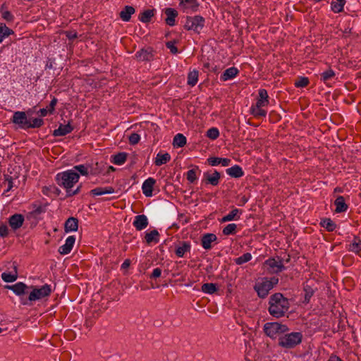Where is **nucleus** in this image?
<instances>
[{
    "mask_svg": "<svg viewBox=\"0 0 361 361\" xmlns=\"http://www.w3.org/2000/svg\"><path fill=\"white\" fill-rule=\"evenodd\" d=\"M79 174L73 170H67L59 173L56 176V181L57 184L66 190V196L71 197L79 193L81 185H78L74 190L72 188L75 183L79 180Z\"/></svg>",
    "mask_w": 361,
    "mask_h": 361,
    "instance_id": "1",
    "label": "nucleus"
},
{
    "mask_svg": "<svg viewBox=\"0 0 361 361\" xmlns=\"http://www.w3.org/2000/svg\"><path fill=\"white\" fill-rule=\"evenodd\" d=\"M269 305V314L276 318L283 317L290 308L288 300L281 293H276L271 295Z\"/></svg>",
    "mask_w": 361,
    "mask_h": 361,
    "instance_id": "2",
    "label": "nucleus"
},
{
    "mask_svg": "<svg viewBox=\"0 0 361 361\" xmlns=\"http://www.w3.org/2000/svg\"><path fill=\"white\" fill-rule=\"evenodd\" d=\"M256 100V103L250 108L251 114L256 118L265 117L267 112L263 108L269 104L267 92H259Z\"/></svg>",
    "mask_w": 361,
    "mask_h": 361,
    "instance_id": "3",
    "label": "nucleus"
},
{
    "mask_svg": "<svg viewBox=\"0 0 361 361\" xmlns=\"http://www.w3.org/2000/svg\"><path fill=\"white\" fill-rule=\"evenodd\" d=\"M302 339V334L300 332H292L280 336L278 344L283 348L290 349L300 344Z\"/></svg>",
    "mask_w": 361,
    "mask_h": 361,
    "instance_id": "4",
    "label": "nucleus"
},
{
    "mask_svg": "<svg viewBox=\"0 0 361 361\" xmlns=\"http://www.w3.org/2000/svg\"><path fill=\"white\" fill-rule=\"evenodd\" d=\"M288 331L286 325L279 322H267L264 325V331L265 334L271 338H276L281 336L283 333Z\"/></svg>",
    "mask_w": 361,
    "mask_h": 361,
    "instance_id": "5",
    "label": "nucleus"
},
{
    "mask_svg": "<svg viewBox=\"0 0 361 361\" xmlns=\"http://www.w3.org/2000/svg\"><path fill=\"white\" fill-rule=\"evenodd\" d=\"M204 18L201 16H195L194 17L188 16L184 27L187 30H192L197 33H200L204 26Z\"/></svg>",
    "mask_w": 361,
    "mask_h": 361,
    "instance_id": "6",
    "label": "nucleus"
},
{
    "mask_svg": "<svg viewBox=\"0 0 361 361\" xmlns=\"http://www.w3.org/2000/svg\"><path fill=\"white\" fill-rule=\"evenodd\" d=\"M32 290L30 292L28 300L30 302L36 301L49 296L51 293V286L45 284L40 288L31 287Z\"/></svg>",
    "mask_w": 361,
    "mask_h": 361,
    "instance_id": "7",
    "label": "nucleus"
},
{
    "mask_svg": "<svg viewBox=\"0 0 361 361\" xmlns=\"http://www.w3.org/2000/svg\"><path fill=\"white\" fill-rule=\"evenodd\" d=\"M255 290L261 298H264L267 296L269 290L272 289V285L268 282L267 279H264L262 282L257 283L254 286Z\"/></svg>",
    "mask_w": 361,
    "mask_h": 361,
    "instance_id": "8",
    "label": "nucleus"
},
{
    "mask_svg": "<svg viewBox=\"0 0 361 361\" xmlns=\"http://www.w3.org/2000/svg\"><path fill=\"white\" fill-rule=\"evenodd\" d=\"M12 122L17 124L20 128L27 129L29 118L23 111H16L12 117Z\"/></svg>",
    "mask_w": 361,
    "mask_h": 361,
    "instance_id": "9",
    "label": "nucleus"
},
{
    "mask_svg": "<svg viewBox=\"0 0 361 361\" xmlns=\"http://www.w3.org/2000/svg\"><path fill=\"white\" fill-rule=\"evenodd\" d=\"M135 57L139 61H151L154 57V51L151 47L142 49L137 51Z\"/></svg>",
    "mask_w": 361,
    "mask_h": 361,
    "instance_id": "10",
    "label": "nucleus"
},
{
    "mask_svg": "<svg viewBox=\"0 0 361 361\" xmlns=\"http://www.w3.org/2000/svg\"><path fill=\"white\" fill-rule=\"evenodd\" d=\"M265 264L270 268V271L272 273H279L285 269V267L282 263V260L278 257V259L270 258L268 259Z\"/></svg>",
    "mask_w": 361,
    "mask_h": 361,
    "instance_id": "11",
    "label": "nucleus"
},
{
    "mask_svg": "<svg viewBox=\"0 0 361 361\" xmlns=\"http://www.w3.org/2000/svg\"><path fill=\"white\" fill-rule=\"evenodd\" d=\"M317 288L315 286V283L313 281H307L303 285V290L305 292V297L303 302L307 304L310 302V298L312 297Z\"/></svg>",
    "mask_w": 361,
    "mask_h": 361,
    "instance_id": "12",
    "label": "nucleus"
},
{
    "mask_svg": "<svg viewBox=\"0 0 361 361\" xmlns=\"http://www.w3.org/2000/svg\"><path fill=\"white\" fill-rule=\"evenodd\" d=\"M200 4L197 0H180L179 6L183 12H195L199 8Z\"/></svg>",
    "mask_w": 361,
    "mask_h": 361,
    "instance_id": "13",
    "label": "nucleus"
},
{
    "mask_svg": "<svg viewBox=\"0 0 361 361\" xmlns=\"http://www.w3.org/2000/svg\"><path fill=\"white\" fill-rule=\"evenodd\" d=\"M221 178V174L217 171H214L213 173L205 172L203 174L202 182L205 184H210L213 186H216L219 184Z\"/></svg>",
    "mask_w": 361,
    "mask_h": 361,
    "instance_id": "14",
    "label": "nucleus"
},
{
    "mask_svg": "<svg viewBox=\"0 0 361 361\" xmlns=\"http://www.w3.org/2000/svg\"><path fill=\"white\" fill-rule=\"evenodd\" d=\"M133 224L137 231H142L148 226V219L145 214L137 215L135 217Z\"/></svg>",
    "mask_w": 361,
    "mask_h": 361,
    "instance_id": "15",
    "label": "nucleus"
},
{
    "mask_svg": "<svg viewBox=\"0 0 361 361\" xmlns=\"http://www.w3.org/2000/svg\"><path fill=\"white\" fill-rule=\"evenodd\" d=\"M75 241V238L73 235L68 236L66 240L65 244L59 247V252L63 255L70 253L73 247Z\"/></svg>",
    "mask_w": 361,
    "mask_h": 361,
    "instance_id": "16",
    "label": "nucleus"
},
{
    "mask_svg": "<svg viewBox=\"0 0 361 361\" xmlns=\"http://www.w3.org/2000/svg\"><path fill=\"white\" fill-rule=\"evenodd\" d=\"M164 13L166 16L165 23L169 26H174L176 25V18L178 15V11L172 8H166L164 10Z\"/></svg>",
    "mask_w": 361,
    "mask_h": 361,
    "instance_id": "17",
    "label": "nucleus"
},
{
    "mask_svg": "<svg viewBox=\"0 0 361 361\" xmlns=\"http://www.w3.org/2000/svg\"><path fill=\"white\" fill-rule=\"evenodd\" d=\"M24 222V216L20 214H15L10 216L8 219V223L10 226L13 230H17L20 228Z\"/></svg>",
    "mask_w": 361,
    "mask_h": 361,
    "instance_id": "18",
    "label": "nucleus"
},
{
    "mask_svg": "<svg viewBox=\"0 0 361 361\" xmlns=\"http://www.w3.org/2000/svg\"><path fill=\"white\" fill-rule=\"evenodd\" d=\"M217 240V237L214 233H205L202 236L201 245L205 250L212 248V243Z\"/></svg>",
    "mask_w": 361,
    "mask_h": 361,
    "instance_id": "19",
    "label": "nucleus"
},
{
    "mask_svg": "<svg viewBox=\"0 0 361 361\" xmlns=\"http://www.w3.org/2000/svg\"><path fill=\"white\" fill-rule=\"evenodd\" d=\"M155 183L156 180L153 178H148L144 181L142 190L146 197H151L152 195V190Z\"/></svg>",
    "mask_w": 361,
    "mask_h": 361,
    "instance_id": "20",
    "label": "nucleus"
},
{
    "mask_svg": "<svg viewBox=\"0 0 361 361\" xmlns=\"http://www.w3.org/2000/svg\"><path fill=\"white\" fill-rule=\"evenodd\" d=\"M6 288L13 290L17 295L20 296L26 293V289L28 287L24 283L18 282L14 285L6 286Z\"/></svg>",
    "mask_w": 361,
    "mask_h": 361,
    "instance_id": "21",
    "label": "nucleus"
},
{
    "mask_svg": "<svg viewBox=\"0 0 361 361\" xmlns=\"http://www.w3.org/2000/svg\"><path fill=\"white\" fill-rule=\"evenodd\" d=\"M135 9L132 6H126L120 12V18L124 22L130 21L131 16L134 14Z\"/></svg>",
    "mask_w": 361,
    "mask_h": 361,
    "instance_id": "22",
    "label": "nucleus"
},
{
    "mask_svg": "<svg viewBox=\"0 0 361 361\" xmlns=\"http://www.w3.org/2000/svg\"><path fill=\"white\" fill-rule=\"evenodd\" d=\"M190 247H191V245L189 242H186V241L180 242L179 246H178L176 249V251H175L176 255L178 257H183L186 252H190Z\"/></svg>",
    "mask_w": 361,
    "mask_h": 361,
    "instance_id": "23",
    "label": "nucleus"
},
{
    "mask_svg": "<svg viewBox=\"0 0 361 361\" xmlns=\"http://www.w3.org/2000/svg\"><path fill=\"white\" fill-rule=\"evenodd\" d=\"M65 231L66 233L76 231L78 228V221L75 217H69L65 222Z\"/></svg>",
    "mask_w": 361,
    "mask_h": 361,
    "instance_id": "24",
    "label": "nucleus"
},
{
    "mask_svg": "<svg viewBox=\"0 0 361 361\" xmlns=\"http://www.w3.org/2000/svg\"><path fill=\"white\" fill-rule=\"evenodd\" d=\"M73 129V128L70 123H68L67 125L61 124L57 129L54 130L53 135L56 137L64 136L70 133Z\"/></svg>",
    "mask_w": 361,
    "mask_h": 361,
    "instance_id": "25",
    "label": "nucleus"
},
{
    "mask_svg": "<svg viewBox=\"0 0 361 361\" xmlns=\"http://www.w3.org/2000/svg\"><path fill=\"white\" fill-rule=\"evenodd\" d=\"M239 73L237 68L233 66L224 71L221 75V79L224 81L234 78Z\"/></svg>",
    "mask_w": 361,
    "mask_h": 361,
    "instance_id": "26",
    "label": "nucleus"
},
{
    "mask_svg": "<svg viewBox=\"0 0 361 361\" xmlns=\"http://www.w3.org/2000/svg\"><path fill=\"white\" fill-rule=\"evenodd\" d=\"M226 173L233 178H240L243 176V169L238 165H235L226 169Z\"/></svg>",
    "mask_w": 361,
    "mask_h": 361,
    "instance_id": "27",
    "label": "nucleus"
},
{
    "mask_svg": "<svg viewBox=\"0 0 361 361\" xmlns=\"http://www.w3.org/2000/svg\"><path fill=\"white\" fill-rule=\"evenodd\" d=\"M154 16V9H147L140 13L138 19L141 22L144 23H149L152 20V18Z\"/></svg>",
    "mask_w": 361,
    "mask_h": 361,
    "instance_id": "28",
    "label": "nucleus"
},
{
    "mask_svg": "<svg viewBox=\"0 0 361 361\" xmlns=\"http://www.w3.org/2000/svg\"><path fill=\"white\" fill-rule=\"evenodd\" d=\"M0 13L1 18L7 22H13L14 20L13 15L8 10V6L6 4H3L0 8Z\"/></svg>",
    "mask_w": 361,
    "mask_h": 361,
    "instance_id": "29",
    "label": "nucleus"
},
{
    "mask_svg": "<svg viewBox=\"0 0 361 361\" xmlns=\"http://www.w3.org/2000/svg\"><path fill=\"white\" fill-rule=\"evenodd\" d=\"M334 204L336 207L335 212L337 213L343 212L348 209V205L345 204V199L343 196H338L336 199Z\"/></svg>",
    "mask_w": 361,
    "mask_h": 361,
    "instance_id": "30",
    "label": "nucleus"
},
{
    "mask_svg": "<svg viewBox=\"0 0 361 361\" xmlns=\"http://www.w3.org/2000/svg\"><path fill=\"white\" fill-rule=\"evenodd\" d=\"M241 214V211L238 209H233L230 213L227 215L224 216L221 222H226L231 221L233 220H238L240 219V214Z\"/></svg>",
    "mask_w": 361,
    "mask_h": 361,
    "instance_id": "31",
    "label": "nucleus"
},
{
    "mask_svg": "<svg viewBox=\"0 0 361 361\" xmlns=\"http://www.w3.org/2000/svg\"><path fill=\"white\" fill-rule=\"evenodd\" d=\"M159 232L156 229H154L149 233H146L145 236V241L147 244H150L152 243H157L159 240Z\"/></svg>",
    "mask_w": 361,
    "mask_h": 361,
    "instance_id": "32",
    "label": "nucleus"
},
{
    "mask_svg": "<svg viewBox=\"0 0 361 361\" xmlns=\"http://www.w3.org/2000/svg\"><path fill=\"white\" fill-rule=\"evenodd\" d=\"M171 159V156L169 153L161 154L158 153L154 161L156 166H161L162 164H166Z\"/></svg>",
    "mask_w": 361,
    "mask_h": 361,
    "instance_id": "33",
    "label": "nucleus"
},
{
    "mask_svg": "<svg viewBox=\"0 0 361 361\" xmlns=\"http://www.w3.org/2000/svg\"><path fill=\"white\" fill-rule=\"evenodd\" d=\"M113 192H114V189L112 187L96 188L90 191V193L93 195H102Z\"/></svg>",
    "mask_w": 361,
    "mask_h": 361,
    "instance_id": "34",
    "label": "nucleus"
},
{
    "mask_svg": "<svg viewBox=\"0 0 361 361\" xmlns=\"http://www.w3.org/2000/svg\"><path fill=\"white\" fill-rule=\"evenodd\" d=\"M345 4V0H336L333 1L331 4V8L334 13H340L343 11V7Z\"/></svg>",
    "mask_w": 361,
    "mask_h": 361,
    "instance_id": "35",
    "label": "nucleus"
},
{
    "mask_svg": "<svg viewBox=\"0 0 361 361\" xmlns=\"http://www.w3.org/2000/svg\"><path fill=\"white\" fill-rule=\"evenodd\" d=\"M13 34V31L8 27L4 23H0V43L4 39Z\"/></svg>",
    "mask_w": 361,
    "mask_h": 361,
    "instance_id": "36",
    "label": "nucleus"
},
{
    "mask_svg": "<svg viewBox=\"0 0 361 361\" xmlns=\"http://www.w3.org/2000/svg\"><path fill=\"white\" fill-rule=\"evenodd\" d=\"M186 144V137L181 133L175 135L173 140V145L176 147H182Z\"/></svg>",
    "mask_w": 361,
    "mask_h": 361,
    "instance_id": "37",
    "label": "nucleus"
},
{
    "mask_svg": "<svg viewBox=\"0 0 361 361\" xmlns=\"http://www.w3.org/2000/svg\"><path fill=\"white\" fill-rule=\"evenodd\" d=\"M201 290L202 292L208 294H213L217 290L216 284L212 283H204L202 286Z\"/></svg>",
    "mask_w": 361,
    "mask_h": 361,
    "instance_id": "38",
    "label": "nucleus"
},
{
    "mask_svg": "<svg viewBox=\"0 0 361 361\" xmlns=\"http://www.w3.org/2000/svg\"><path fill=\"white\" fill-rule=\"evenodd\" d=\"M320 224L322 227L325 228L328 231H333L336 227L335 223L330 219H322L321 221Z\"/></svg>",
    "mask_w": 361,
    "mask_h": 361,
    "instance_id": "39",
    "label": "nucleus"
},
{
    "mask_svg": "<svg viewBox=\"0 0 361 361\" xmlns=\"http://www.w3.org/2000/svg\"><path fill=\"white\" fill-rule=\"evenodd\" d=\"M198 81V71H190L188 75V84L191 87H193L197 84Z\"/></svg>",
    "mask_w": 361,
    "mask_h": 361,
    "instance_id": "40",
    "label": "nucleus"
},
{
    "mask_svg": "<svg viewBox=\"0 0 361 361\" xmlns=\"http://www.w3.org/2000/svg\"><path fill=\"white\" fill-rule=\"evenodd\" d=\"M44 124V120L42 118H29L28 122V128H37L41 127Z\"/></svg>",
    "mask_w": 361,
    "mask_h": 361,
    "instance_id": "41",
    "label": "nucleus"
},
{
    "mask_svg": "<svg viewBox=\"0 0 361 361\" xmlns=\"http://www.w3.org/2000/svg\"><path fill=\"white\" fill-rule=\"evenodd\" d=\"M309 83L310 80L307 77H299L294 82L295 86L298 88L305 87L308 85Z\"/></svg>",
    "mask_w": 361,
    "mask_h": 361,
    "instance_id": "42",
    "label": "nucleus"
},
{
    "mask_svg": "<svg viewBox=\"0 0 361 361\" xmlns=\"http://www.w3.org/2000/svg\"><path fill=\"white\" fill-rule=\"evenodd\" d=\"M126 158L127 154L126 152H120L114 156L113 162L116 165H121L126 161Z\"/></svg>",
    "mask_w": 361,
    "mask_h": 361,
    "instance_id": "43",
    "label": "nucleus"
},
{
    "mask_svg": "<svg viewBox=\"0 0 361 361\" xmlns=\"http://www.w3.org/2000/svg\"><path fill=\"white\" fill-rule=\"evenodd\" d=\"M237 229V225L235 224H229L225 226L222 231V233L225 235H229L235 234Z\"/></svg>",
    "mask_w": 361,
    "mask_h": 361,
    "instance_id": "44",
    "label": "nucleus"
},
{
    "mask_svg": "<svg viewBox=\"0 0 361 361\" xmlns=\"http://www.w3.org/2000/svg\"><path fill=\"white\" fill-rule=\"evenodd\" d=\"M252 259V255L250 253L247 252L241 255L240 257L235 259V262L238 265H241L244 263L249 262Z\"/></svg>",
    "mask_w": 361,
    "mask_h": 361,
    "instance_id": "45",
    "label": "nucleus"
},
{
    "mask_svg": "<svg viewBox=\"0 0 361 361\" xmlns=\"http://www.w3.org/2000/svg\"><path fill=\"white\" fill-rule=\"evenodd\" d=\"M17 274H12L11 273H3L1 274V279L5 281V282H7V283H11V282H13L15 281L16 279H17Z\"/></svg>",
    "mask_w": 361,
    "mask_h": 361,
    "instance_id": "46",
    "label": "nucleus"
},
{
    "mask_svg": "<svg viewBox=\"0 0 361 361\" xmlns=\"http://www.w3.org/2000/svg\"><path fill=\"white\" fill-rule=\"evenodd\" d=\"M199 170L198 166L195 169H190L187 172V179L190 183H194L197 180L196 171Z\"/></svg>",
    "mask_w": 361,
    "mask_h": 361,
    "instance_id": "47",
    "label": "nucleus"
},
{
    "mask_svg": "<svg viewBox=\"0 0 361 361\" xmlns=\"http://www.w3.org/2000/svg\"><path fill=\"white\" fill-rule=\"evenodd\" d=\"M335 76L334 71L332 69H328L321 74L322 79L326 82Z\"/></svg>",
    "mask_w": 361,
    "mask_h": 361,
    "instance_id": "48",
    "label": "nucleus"
},
{
    "mask_svg": "<svg viewBox=\"0 0 361 361\" xmlns=\"http://www.w3.org/2000/svg\"><path fill=\"white\" fill-rule=\"evenodd\" d=\"M177 42L176 40L169 41L166 42V47L170 50L173 54L178 53V48L176 47Z\"/></svg>",
    "mask_w": 361,
    "mask_h": 361,
    "instance_id": "49",
    "label": "nucleus"
},
{
    "mask_svg": "<svg viewBox=\"0 0 361 361\" xmlns=\"http://www.w3.org/2000/svg\"><path fill=\"white\" fill-rule=\"evenodd\" d=\"M219 135V130L216 128H211L207 132V136L212 140L216 139Z\"/></svg>",
    "mask_w": 361,
    "mask_h": 361,
    "instance_id": "50",
    "label": "nucleus"
},
{
    "mask_svg": "<svg viewBox=\"0 0 361 361\" xmlns=\"http://www.w3.org/2000/svg\"><path fill=\"white\" fill-rule=\"evenodd\" d=\"M73 171L79 172L82 176H87L88 174L87 167L85 165H78L73 167Z\"/></svg>",
    "mask_w": 361,
    "mask_h": 361,
    "instance_id": "51",
    "label": "nucleus"
},
{
    "mask_svg": "<svg viewBox=\"0 0 361 361\" xmlns=\"http://www.w3.org/2000/svg\"><path fill=\"white\" fill-rule=\"evenodd\" d=\"M350 250L358 253L361 250V240L350 244Z\"/></svg>",
    "mask_w": 361,
    "mask_h": 361,
    "instance_id": "52",
    "label": "nucleus"
},
{
    "mask_svg": "<svg viewBox=\"0 0 361 361\" xmlns=\"http://www.w3.org/2000/svg\"><path fill=\"white\" fill-rule=\"evenodd\" d=\"M46 212V205H34L32 213L35 215H39Z\"/></svg>",
    "mask_w": 361,
    "mask_h": 361,
    "instance_id": "53",
    "label": "nucleus"
},
{
    "mask_svg": "<svg viewBox=\"0 0 361 361\" xmlns=\"http://www.w3.org/2000/svg\"><path fill=\"white\" fill-rule=\"evenodd\" d=\"M64 34L66 35V37L70 40H73L78 38V33L75 30L64 31Z\"/></svg>",
    "mask_w": 361,
    "mask_h": 361,
    "instance_id": "54",
    "label": "nucleus"
},
{
    "mask_svg": "<svg viewBox=\"0 0 361 361\" xmlns=\"http://www.w3.org/2000/svg\"><path fill=\"white\" fill-rule=\"evenodd\" d=\"M140 137L137 133H132L129 136V142L131 145H135L139 142Z\"/></svg>",
    "mask_w": 361,
    "mask_h": 361,
    "instance_id": "55",
    "label": "nucleus"
},
{
    "mask_svg": "<svg viewBox=\"0 0 361 361\" xmlns=\"http://www.w3.org/2000/svg\"><path fill=\"white\" fill-rule=\"evenodd\" d=\"M8 234V229L6 224H0V236L5 238Z\"/></svg>",
    "mask_w": 361,
    "mask_h": 361,
    "instance_id": "56",
    "label": "nucleus"
},
{
    "mask_svg": "<svg viewBox=\"0 0 361 361\" xmlns=\"http://www.w3.org/2000/svg\"><path fill=\"white\" fill-rule=\"evenodd\" d=\"M75 84H77L78 85H81L83 87L87 88L86 85H88L89 82H88L87 80H86L85 79L77 78H75L73 80V85H74Z\"/></svg>",
    "mask_w": 361,
    "mask_h": 361,
    "instance_id": "57",
    "label": "nucleus"
},
{
    "mask_svg": "<svg viewBox=\"0 0 361 361\" xmlns=\"http://www.w3.org/2000/svg\"><path fill=\"white\" fill-rule=\"evenodd\" d=\"M207 162L209 165L214 166L218 164H220V158L219 157H209L207 159Z\"/></svg>",
    "mask_w": 361,
    "mask_h": 361,
    "instance_id": "58",
    "label": "nucleus"
},
{
    "mask_svg": "<svg viewBox=\"0 0 361 361\" xmlns=\"http://www.w3.org/2000/svg\"><path fill=\"white\" fill-rule=\"evenodd\" d=\"M5 181L8 183V188L6 190V192L9 191L13 188V179L12 178L8 175H5Z\"/></svg>",
    "mask_w": 361,
    "mask_h": 361,
    "instance_id": "59",
    "label": "nucleus"
},
{
    "mask_svg": "<svg viewBox=\"0 0 361 361\" xmlns=\"http://www.w3.org/2000/svg\"><path fill=\"white\" fill-rule=\"evenodd\" d=\"M161 274V269H159V268H156L153 270L151 276H150V278L152 279H157L158 277H159Z\"/></svg>",
    "mask_w": 361,
    "mask_h": 361,
    "instance_id": "60",
    "label": "nucleus"
},
{
    "mask_svg": "<svg viewBox=\"0 0 361 361\" xmlns=\"http://www.w3.org/2000/svg\"><path fill=\"white\" fill-rule=\"evenodd\" d=\"M56 103H57V99L55 97H54L52 99V100L51 101L49 106V109H48L49 112L50 114H51L54 111Z\"/></svg>",
    "mask_w": 361,
    "mask_h": 361,
    "instance_id": "61",
    "label": "nucleus"
},
{
    "mask_svg": "<svg viewBox=\"0 0 361 361\" xmlns=\"http://www.w3.org/2000/svg\"><path fill=\"white\" fill-rule=\"evenodd\" d=\"M231 159L227 158H220V164L224 166H227L231 163Z\"/></svg>",
    "mask_w": 361,
    "mask_h": 361,
    "instance_id": "62",
    "label": "nucleus"
},
{
    "mask_svg": "<svg viewBox=\"0 0 361 361\" xmlns=\"http://www.w3.org/2000/svg\"><path fill=\"white\" fill-rule=\"evenodd\" d=\"M49 112V109L47 108H42V109H40L38 111H37V114H39L40 116H47V113Z\"/></svg>",
    "mask_w": 361,
    "mask_h": 361,
    "instance_id": "63",
    "label": "nucleus"
},
{
    "mask_svg": "<svg viewBox=\"0 0 361 361\" xmlns=\"http://www.w3.org/2000/svg\"><path fill=\"white\" fill-rule=\"evenodd\" d=\"M130 259H127L122 264L121 269H127L130 267Z\"/></svg>",
    "mask_w": 361,
    "mask_h": 361,
    "instance_id": "64",
    "label": "nucleus"
}]
</instances>
